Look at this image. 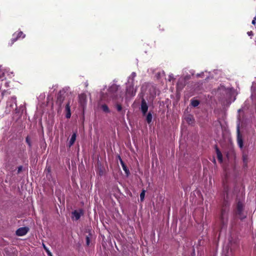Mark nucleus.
<instances>
[{"instance_id":"obj_32","label":"nucleus","mask_w":256,"mask_h":256,"mask_svg":"<svg viewBox=\"0 0 256 256\" xmlns=\"http://www.w3.org/2000/svg\"><path fill=\"white\" fill-rule=\"evenodd\" d=\"M103 172L102 171L100 172V175L102 176V174Z\"/></svg>"},{"instance_id":"obj_27","label":"nucleus","mask_w":256,"mask_h":256,"mask_svg":"<svg viewBox=\"0 0 256 256\" xmlns=\"http://www.w3.org/2000/svg\"><path fill=\"white\" fill-rule=\"evenodd\" d=\"M22 168H23V166H19L18 168V172H17V173L18 174H20L22 170Z\"/></svg>"},{"instance_id":"obj_28","label":"nucleus","mask_w":256,"mask_h":256,"mask_svg":"<svg viewBox=\"0 0 256 256\" xmlns=\"http://www.w3.org/2000/svg\"><path fill=\"white\" fill-rule=\"evenodd\" d=\"M90 244V238L88 236H86V244L87 246H89Z\"/></svg>"},{"instance_id":"obj_14","label":"nucleus","mask_w":256,"mask_h":256,"mask_svg":"<svg viewBox=\"0 0 256 256\" xmlns=\"http://www.w3.org/2000/svg\"><path fill=\"white\" fill-rule=\"evenodd\" d=\"M185 120L188 124H192L194 123V119L191 114H188L185 117Z\"/></svg>"},{"instance_id":"obj_30","label":"nucleus","mask_w":256,"mask_h":256,"mask_svg":"<svg viewBox=\"0 0 256 256\" xmlns=\"http://www.w3.org/2000/svg\"><path fill=\"white\" fill-rule=\"evenodd\" d=\"M256 18H254V20H252V24L254 25L256 24Z\"/></svg>"},{"instance_id":"obj_24","label":"nucleus","mask_w":256,"mask_h":256,"mask_svg":"<svg viewBox=\"0 0 256 256\" xmlns=\"http://www.w3.org/2000/svg\"><path fill=\"white\" fill-rule=\"evenodd\" d=\"M117 110L119 112H122V106L120 104H117L116 106Z\"/></svg>"},{"instance_id":"obj_11","label":"nucleus","mask_w":256,"mask_h":256,"mask_svg":"<svg viewBox=\"0 0 256 256\" xmlns=\"http://www.w3.org/2000/svg\"><path fill=\"white\" fill-rule=\"evenodd\" d=\"M215 150L216 152L217 158L218 159V162L220 163L222 162H223V157L222 152H220V150H219L218 148L216 145L214 146Z\"/></svg>"},{"instance_id":"obj_15","label":"nucleus","mask_w":256,"mask_h":256,"mask_svg":"<svg viewBox=\"0 0 256 256\" xmlns=\"http://www.w3.org/2000/svg\"><path fill=\"white\" fill-rule=\"evenodd\" d=\"M242 162L244 168H247L248 164V156L245 153H243L242 154Z\"/></svg>"},{"instance_id":"obj_5","label":"nucleus","mask_w":256,"mask_h":256,"mask_svg":"<svg viewBox=\"0 0 256 256\" xmlns=\"http://www.w3.org/2000/svg\"><path fill=\"white\" fill-rule=\"evenodd\" d=\"M140 110L144 116H145L148 110V104L144 98H142V100L140 104Z\"/></svg>"},{"instance_id":"obj_20","label":"nucleus","mask_w":256,"mask_h":256,"mask_svg":"<svg viewBox=\"0 0 256 256\" xmlns=\"http://www.w3.org/2000/svg\"><path fill=\"white\" fill-rule=\"evenodd\" d=\"M152 114L150 112H149L148 114L146 116V120L148 124H150L152 122Z\"/></svg>"},{"instance_id":"obj_19","label":"nucleus","mask_w":256,"mask_h":256,"mask_svg":"<svg viewBox=\"0 0 256 256\" xmlns=\"http://www.w3.org/2000/svg\"><path fill=\"white\" fill-rule=\"evenodd\" d=\"M136 76V74L134 72H132V74H130V76L129 77L128 79V82H131L132 86H133V82L134 80V78Z\"/></svg>"},{"instance_id":"obj_25","label":"nucleus","mask_w":256,"mask_h":256,"mask_svg":"<svg viewBox=\"0 0 256 256\" xmlns=\"http://www.w3.org/2000/svg\"><path fill=\"white\" fill-rule=\"evenodd\" d=\"M145 192H146L144 190H142L141 193L140 194V198L141 201H142L144 200Z\"/></svg>"},{"instance_id":"obj_7","label":"nucleus","mask_w":256,"mask_h":256,"mask_svg":"<svg viewBox=\"0 0 256 256\" xmlns=\"http://www.w3.org/2000/svg\"><path fill=\"white\" fill-rule=\"evenodd\" d=\"M84 214V210L82 209L79 210H74L72 212V215L75 218L76 220L80 218L81 216Z\"/></svg>"},{"instance_id":"obj_3","label":"nucleus","mask_w":256,"mask_h":256,"mask_svg":"<svg viewBox=\"0 0 256 256\" xmlns=\"http://www.w3.org/2000/svg\"><path fill=\"white\" fill-rule=\"evenodd\" d=\"M25 36V34L24 33L20 31L16 32L13 34V37L11 40L12 42L10 45H12L15 42H16L20 38H24Z\"/></svg>"},{"instance_id":"obj_2","label":"nucleus","mask_w":256,"mask_h":256,"mask_svg":"<svg viewBox=\"0 0 256 256\" xmlns=\"http://www.w3.org/2000/svg\"><path fill=\"white\" fill-rule=\"evenodd\" d=\"M228 213L229 210L228 209L221 208L220 215V220L222 228L226 226L228 224Z\"/></svg>"},{"instance_id":"obj_23","label":"nucleus","mask_w":256,"mask_h":256,"mask_svg":"<svg viewBox=\"0 0 256 256\" xmlns=\"http://www.w3.org/2000/svg\"><path fill=\"white\" fill-rule=\"evenodd\" d=\"M42 246H43V248H44V250H46V252L48 256H52V252L50 251V250H48V248L45 246V244H42Z\"/></svg>"},{"instance_id":"obj_8","label":"nucleus","mask_w":256,"mask_h":256,"mask_svg":"<svg viewBox=\"0 0 256 256\" xmlns=\"http://www.w3.org/2000/svg\"><path fill=\"white\" fill-rule=\"evenodd\" d=\"M229 190H230L229 186L225 183H224L223 191H222V195L223 198H224V196H225V198H229V196H228Z\"/></svg>"},{"instance_id":"obj_31","label":"nucleus","mask_w":256,"mask_h":256,"mask_svg":"<svg viewBox=\"0 0 256 256\" xmlns=\"http://www.w3.org/2000/svg\"><path fill=\"white\" fill-rule=\"evenodd\" d=\"M247 34L249 36H253V32L252 31L248 32Z\"/></svg>"},{"instance_id":"obj_17","label":"nucleus","mask_w":256,"mask_h":256,"mask_svg":"<svg viewBox=\"0 0 256 256\" xmlns=\"http://www.w3.org/2000/svg\"><path fill=\"white\" fill-rule=\"evenodd\" d=\"M118 86L116 84L112 85L109 88L110 92H111L114 95V94L118 90Z\"/></svg>"},{"instance_id":"obj_10","label":"nucleus","mask_w":256,"mask_h":256,"mask_svg":"<svg viewBox=\"0 0 256 256\" xmlns=\"http://www.w3.org/2000/svg\"><path fill=\"white\" fill-rule=\"evenodd\" d=\"M230 203L229 200V198H223L222 208L228 209L230 210Z\"/></svg>"},{"instance_id":"obj_26","label":"nucleus","mask_w":256,"mask_h":256,"mask_svg":"<svg viewBox=\"0 0 256 256\" xmlns=\"http://www.w3.org/2000/svg\"><path fill=\"white\" fill-rule=\"evenodd\" d=\"M26 142L28 144L29 146L30 147L31 146V142H30V140L28 136H27L26 138Z\"/></svg>"},{"instance_id":"obj_4","label":"nucleus","mask_w":256,"mask_h":256,"mask_svg":"<svg viewBox=\"0 0 256 256\" xmlns=\"http://www.w3.org/2000/svg\"><path fill=\"white\" fill-rule=\"evenodd\" d=\"M28 231L29 228L28 227H22L18 228L16 230V234L18 236H24L26 235L28 232Z\"/></svg>"},{"instance_id":"obj_29","label":"nucleus","mask_w":256,"mask_h":256,"mask_svg":"<svg viewBox=\"0 0 256 256\" xmlns=\"http://www.w3.org/2000/svg\"><path fill=\"white\" fill-rule=\"evenodd\" d=\"M6 169L8 170H13V166H9V164H6Z\"/></svg>"},{"instance_id":"obj_9","label":"nucleus","mask_w":256,"mask_h":256,"mask_svg":"<svg viewBox=\"0 0 256 256\" xmlns=\"http://www.w3.org/2000/svg\"><path fill=\"white\" fill-rule=\"evenodd\" d=\"M118 160H120V164H121V166H122V168L123 170L125 172L127 176H128L129 174H130V170H129L128 168L126 166L125 164V163L124 162L122 159V158L120 156H118Z\"/></svg>"},{"instance_id":"obj_1","label":"nucleus","mask_w":256,"mask_h":256,"mask_svg":"<svg viewBox=\"0 0 256 256\" xmlns=\"http://www.w3.org/2000/svg\"><path fill=\"white\" fill-rule=\"evenodd\" d=\"M244 205L240 200L236 199V204L234 210V214L240 220H243L246 217V214L244 212Z\"/></svg>"},{"instance_id":"obj_6","label":"nucleus","mask_w":256,"mask_h":256,"mask_svg":"<svg viewBox=\"0 0 256 256\" xmlns=\"http://www.w3.org/2000/svg\"><path fill=\"white\" fill-rule=\"evenodd\" d=\"M237 142L240 148H242L244 146L243 140L242 135L240 134L239 126L237 128Z\"/></svg>"},{"instance_id":"obj_16","label":"nucleus","mask_w":256,"mask_h":256,"mask_svg":"<svg viewBox=\"0 0 256 256\" xmlns=\"http://www.w3.org/2000/svg\"><path fill=\"white\" fill-rule=\"evenodd\" d=\"M76 132H74L72 135V136L70 138V139L69 143H68L70 148L74 144V143L76 141Z\"/></svg>"},{"instance_id":"obj_21","label":"nucleus","mask_w":256,"mask_h":256,"mask_svg":"<svg viewBox=\"0 0 256 256\" xmlns=\"http://www.w3.org/2000/svg\"><path fill=\"white\" fill-rule=\"evenodd\" d=\"M101 108L105 112L109 113L110 112L108 106L106 104H102L101 106Z\"/></svg>"},{"instance_id":"obj_13","label":"nucleus","mask_w":256,"mask_h":256,"mask_svg":"<svg viewBox=\"0 0 256 256\" xmlns=\"http://www.w3.org/2000/svg\"><path fill=\"white\" fill-rule=\"evenodd\" d=\"M64 100V96L63 94H58L57 96L56 103L60 106H61Z\"/></svg>"},{"instance_id":"obj_12","label":"nucleus","mask_w":256,"mask_h":256,"mask_svg":"<svg viewBox=\"0 0 256 256\" xmlns=\"http://www.w3.org/2000/svg\"><path fill=\"white\" fill-rule=\"evenodd\" d=\"M65 110L66 112V117L67 118H70L71 116L70 102H68L66 104Z\"/></svg>"},{"instance_id":"obj_18","label":"nucleus","mask_w":256,"mask_h":256,"mask_svg":"<svg viewBox=\"0 0 256 256\" xmlns=\"http://www.w3.org/2000/svg\"><path fill=\"white\" fill-rule=\"evenodd\" d=\"M79 102L82 105L86 102V96L84 94H81L79 95Z\"/></svg>"},{"instance_id":"obj_22","label":"nucleus","mask_w":256,"mask_h":256,"mask_svg":"<svg viewBox=\"0 0 256 256\" xmlns=\"http://www.w3.org/2000/svg\"><path fill=\"white\" fill-rule=\"evenodd\" d=\"M190 103L192 106L196 107L200 104V102L196 100H192Z\"/></svg>"}]
</instances>
